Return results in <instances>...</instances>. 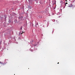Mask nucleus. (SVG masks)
Returning a JSON list of instances; mask_svg holds the SVG:
<instances>
[{"instance_id":"nucleus-3","label":"nucleus","mask_w":75,"mask_h":75,"mask_svg":"<svg viewBox=\"0 0 75 75\" xmlns=\"http://www.w3.org/2000/svg\"><path fill=\"white\" fill-rule=\"evenodd\" d=\"M20 30H22V26L21 27Z\"/></svg>"},{"instance_id":"nucleus-8","label":"nucleus","mask_w":75,"mask_h":75,"mask_svg":"<svg viewBox=\"0 0 75 75\" xmlns=\"http://www.w3.org/2000/svg\"><path fill=\"white\" fill-rule=\"evenodd\" d=\"M31 1L32 0H31Z\"/></svg>"},{"instance_id":"nucleus-7","label":"nucleus","mask_w":75,"mask_h":75,"mask_svg":"<svg viewBox=\"0 0 75 75\" xmlns=\"http://www.w3.org/2000/svg\"><path fill=\"white\" fill-rule=\"evenodd\" d=\"M23 34V33H21V34Z\"/></svg>"},{"instance_id":"nucleus-2","label":"nucleus","mask_w":75,"mask_h":75,"mask_svg":"<svg viewBox=\"0 0 75 75\" xmlns=\"http://www.w3.org/2000/svg\"><path fill=\"white\" fill-rule=\"evenodd\" d=\"M68 4V3H66L65 4V6H66V5Z\"/></svg>"},{"instance_id":"nucleus-6","label":"nucleus","mask_w":75,"mask_h":75,"mask_svg":"<svg viewBox=\"0 0 75 75\" xmlns=\"http://www.w3.org/2000/svg\"><path fill=\"white\" fill-rule=\"evenodd\" d=\"M25 33V32H23V33Z\"/></svg>"},{"instance_id":"nucleus-5","label":"nucleus","mask_w":75,"mask_h":75,"mask_svg":"<svg viewBox=\"0 0 75 75\" xmlns=\"http://www.w3.org/2000/svg\"><path fill=\"white\" fill-rule=\"evenodd\" d=\"M57 64H59V62L57 63Z\"/></svg>"},{"instance_id":"nucleus-4","label":"nucleus","mask_w":75,"mask_h":75,"mask_svg":"<svg viewBox=\"0 0 75 75\" xmlns=\"http://www.w3.org/2000/svg\"><path fill=\"white\" fill-rule=\"evenodd\" d=\"M1 62H0V64H1Z\"/></svg>"},{"instance_id":"nucleus-1","label":"nucleus","mask_w":75,"mask_h":75,"mask_svg":"<svg viewBox=\"0 0 75 75\" xmlns=\"http://www.w3.org/2000/svg\"><path fill=\"white\" fill-rule=\"evenodd\" d=\"M23 18V17L22 16L21 17H19V19H22Z\"/></svg>"}]
</instances>
